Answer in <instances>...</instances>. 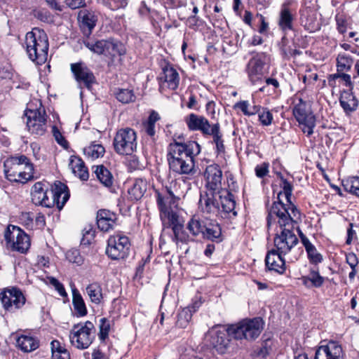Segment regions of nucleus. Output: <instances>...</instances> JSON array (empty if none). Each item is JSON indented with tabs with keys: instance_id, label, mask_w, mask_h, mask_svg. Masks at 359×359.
<instances>
[{
	"instance_id": "bb28decb",
	"label": "nucleus",
	"mask_w": 359,
	"mask_h": 359,
	"mask_svg": "<svg viewBox=\"0 0 359 359\" xmlns=\"http://www.w3.org/2000/svg\"><path fill=\"white\" fill-rule=\"evenodd\" d=\"M83 45L92 53L97 55L108 54L109 39H95L90 36L83 37Z\"/></svg>"
},
{
	"instance_id": "473e14b6",
	"label": "nucleus",
	"mask_w": 359,
	"mask_h": 359,
	"mask_svg": "<svg viewBox=\"0 0 359 359\" xmlns=\"http://www.w3.org/2000/svg\"><path fill=\"white\" fill-rule=\"evenodd\" d=\"M147 189V182L142 178L135 179L132 187L128 189V194L133 201H138L142 198Z\"/></svg>"
},
{
	"instance_id": "423d86ee",
	"label": "nucleus",
	"mask_w": 359,
	"mask_h": 359,
	"mask_svg": "<svg viewBox=\"0 0 359 359\" xmlns=\"http://www.w3.org/2000/svg\"><path fill=\"white\" fill-rule=\"evenodd\" d=\"M25 116L27 130L32 135L39 137L45 135L48 128V115L41 103L37 109L25 110Z\"/></svg>"
},
{
	"instance_id": "37998d69",
	"label": "nucleus",
	"mask_w": 359,
	"mask_h": 359,
	"mask_svg": "<svg viewBox=\"0 0 359 359\" xmlns=\"http://www.w3.org/2000/svg\"><path fill=\"white\" fill-rule=\"evenodd\" d=\"M114 94L116 98L123 104L134 102L136 99L133 90L130 89L118 88Z\"/></svg>"
},
{
	"instance_id": "4468645a",
	"label": "nucleus",
	"mask_w": 359,
	"mask_h": 359,
	"mask_svg": "<svg viewBox=\"0 0 359 359\" xmlns=\"http://www.w3.org/2000/svg\"><path fill=\"white\" fill-rule=\"evenodd\" d=\"M0 299L4 308L8 311H14L21 308L26 299L21 290L17 287L6 289L0 293Z\"/></svg>"
},
{
	"instance_id": "0eeeda50",
	"label": "nucleus",
	"mask_w": 359,
	"mask_h": 359,
	"mask_svg": "<svg viewBox=\"0 0 359 359\" xmlns=\"http://www.w3.org/2000/svg\"><path fill=\"white\" fill-rule=\"evenodd\" d=\"M114 151L119 155H131L137 148V136L130 128L119 129L114 138Z\"/></svg>"
},
{
	"instance_id": "6e6d98bb",
	"label": "nucleus",
	"mask_w": 359,
	"mask_h": 359,
	"mask_svg": "<svg viewBox=\"0 0 359 359\" xmlns=\"http://www.w3.org/2000/svg\"><path fill=\"white\" fill-rule=\"evenodd\" d=\"M280 178L282 182V184L280 186L283 188L287 202L290 203L291 196L292 194L293 186L289 181H287L286 179H285L281 174L280 175Z\"/></svg>"
},
{
	"instance_id": "b1692460",
	"label": "nucleus",
	"mask_w": 359,
	"mask_h": 359,
	"mask_svg": "<svg viewBox=\"0 0 359 359\" xmlns=\"http://www.w3.org/2000/svg\"><path fill=\"white\" fill-rule=\"evenodd\" d=\"M218 201L219 203L220 212L226 217L229 213H232L233 216L237 215V212L235 211L236 201L234 196L228 190L224 189L218 194Z\"/></svg>"
},
{
	"instance_id": "2eb2a0df",
	"label": "nucleus",
	"mask_w": 359,
	"mask_h": 359,
	"mask_svg": "<svg viewBox=\"0 0 359 359\" xmlns=\"http://www.w3.org/2000/svg\"><path fill=\"white\" fill-rule=\"evenodd\" d=\"M206 191L215 194L224 190L222 187V171L219 165L213 163L206 167L204 172Z\"/></svg>"
},
{
	"instance_id": "20e7f679",
	"label": "nucleus",
	"mask_w": 359,
	"mask_h": 359,
	"mask_svg": "<svg viewBox=\"0 0 359 359\" xmlns=\"http://www.w3.org/2000/svg\"><path fill=\"white\" fill-rule=\"evenodd\" d=\"M281 194L282 191H280L278 194V200L274 201L267 210L266 224L268 228L273 224H277L279 228H290L297 223L290 213L289 209L287 208V205L280 201V196Z\"/></svg>"
},
{
	"instance_id": "4d7b16f0",
	"label": "nucleus",
	"mask_w": 359,
	"mask_h": 359,
	"mask_svg": "<svg viewBox=\"0 0 359 359\" xmlns=\"http://www.w3.org/2000/svg\"><path fill=\"white\" fill-rule=\"evenodd\" d=\"M191 318L190 310H183L177 316V325L185 327Z\"/></svg>"
},
{
	"instance_id": "f8f14e48",
	"label": "nucleus",
	"mask_w": 359,
	"mask_h": 359,
	"mask_svg": "<svg viewBox=\"0 0 359 359\" xmlns=\"http://www.w3.org/2000/svg\"><path fill=\"white\" fill-rule=\"evenodd\" d=\"M293 229L294 226L290 228H280V231H277L273 238V244L276 250H278L280 254H288L298 243L299 240Z\"/></svg>"
},
{
	"instance_id": "f704fd0d",
	"label": "nucleus",
	"mask_w": 359,
	"mask_h": 359,
	"mask_svg": "<svg viewBox=\"0 0 359 359\" xmlns=\"http://www.w3.org/2000/svg\"><path fill=\"white\" fill-rule=\"evenodd\" d=\"M97 178L106 187L111 188L114 182V177L111 172L103 165L96 166L94 171Z\"/></svg>"
},
{
	"instance_id": "bf43d9fd",
	"label": "nucleus",
	"mask_w": 359,
	"mask_h": 359,
	"mask_svg": "<svg viewBox=\"0 0 359 359\" xmlns=\"http://www.w3.org/2000/svg\"><path fill=\"white\" fill-rule=\"evenodd\" d=\"M306 253L310 262L312 264L316 265L323 261V256L317 251L316 247L306 251Z\"/></svg>"
},
{
	"instance_id": "39448f33",
	"label": "nucleus",
	"mask_w": 359,
	"mask_h": 359,
	"mask_svg": "<svg viewBox=\"0 0 359 359\" xmlns=\"http://www.w3.org/2000/svg\"><path fill=\"white\" fill-rule=\"evenodd\" d=\"M95 337V328L89 320L76 324L70 332L72 344L79 349H86L93 343Z\"/></svg>"
},
{
	"instance_id": "f257e3e1",
	"label": "nucleus",
	"mask_w": 359,
	"mask_h": 359,
	"mask_svg": "<svg viewBox=\"0 0 359 359\" xmlns=\"http://www.w3.org/2000/svg\"><path fill=\"white\" fill-rule=\"evenodd\" d=\"M201 150L200 144L196 141L180 142L174 140L168 147L167 160L170 169L179 175L194 174V158Z\"/></svg>"
},
{
	"instance_id": "a878e982",
	"label": "nucleus",
	"mask_w": 359,
	"mask_h": 359,
	"mask_svg": "<svg viewBox=\"0 0 359 359\" xmlns=\"http://www.w3.org/2000/svg\"><path fill=\"white\" fill-rule=\"evenodd\" d=\"M48 188L41 182H36L32 187L31 196L32 201L36 205H41L50 208V203H48V197L47 196Z\"/></svg>"
},
{
	"instance_id": "774afa93",
	"label": "nucleus",
	"mask_w": 359,
	"mask_h": 359,
	"mask_svg": "<svg viewBox=\"0 0 359 359\" xmlns=\"http://www.w3.org/2000/svg\"><path fill=\"white\" fill-rule=\"evenodd\" d=\"M262 339V346H264V349H267L271 351V346L273 345L272 334L271 333H264Z\"/></svg>"
},
{
	"instance_id": "a18cd8bd",
	"label": "nucleus",
	"mask_w": 359,
	"mask_h": 359,
	"mask_svg": "<svg viewBox=\"0 0 359 359\" xmlns=\"http://www.w3.org/2000/svg\"><path fill=\"white\" fill-rule=\"evenodd\" d=\"M161 219L165 227L172 226L180 223L179 216L177 212H174L171 208L160 215Z\"/></svg>"
},
{
	"instance_id": "13d9d810",
	"label": "nucleus",
	"mask_w": 359,
	"mask_h": 359,
	"mask_svg": "<svg viewBox=\"0 0 359 359\" xmlns=\"http://www.w3.org/2000/svg\"><path fill=\"white\" fill-rule=\"evenodd\" d=\"M66 258L69 262L81 265L83 263V258L78 250L72 249L67 252Z\"/></svg>"
},
{
	"instance_id": "cd10ccee",
	"label": "nucleus",
	"mask_w": 359,
	"mask_h": 359,
	"mask_svg": "<svg viewBox=\"0 0 359 359\" xmlns=\"http://www.w3.org/2000/svg\"><path fill=\"white\" fill-rule=\"evenodd\" d=\"M339 104L346 115L356 111L358 100L352 93V90H344L340 95Z\"/></svg>"
},
{
	"instance_id": "5fc2aeb1",
	"label": "nucleus",
	"mask_w": 359,
	"mask_h": 359,
	"mask_svg": "<svg viewBox=\"0 0 359 359\" xmlns=\"http://www.w3.org/2000/svg\"><path fill=\"white\" fill-rule=\"evenodd\" d=\"M311 286L320 287L324 283V278L321 276L318 270L311 269L309 273Z\"/></svg>"
},
{
	"instance_id": "7ed1b4c3",
	"label": "nucleus",
	"mask_w": 359,
	"mask_h": 359,
	"mask_svg": "<svg viewBox=\"0 0 359 359\" xmlns=\"http://www.w3.org/2000/svg\"><path fill=\"white\" fill-rule=\"evenodd\" d=\"M264 322L261 318L245 319L228 326L229 334L235 339L255 340L261 334Z\"/></svg>"
},
{
	"instance_id": "2f4dec72",
	"label": "nucleus",
	"mask_w": 359,
	"mask_h": 359,
	"mask_svg": "<svg viewBox=\"0 0 359 359\" xmlns=\"http://www.w3.org/2000/svg\"><path fill=\"white\" fill-rule=\"evenodd\" d=\"M208 221V219H203L199 217L194 216L187 224V229L192 236L202 237Z\"/></svg>"
},
{
	"instance_id": "0e129e2a",
	"label": "nucleus",
	"mask_w": 359,
	"mask_h": 359,
	"mask_svg": "<svg viewBox=\"0 0 359 359\" xmlns=\"http://www.w3.org/2000/svg\"><path fill=\"white\" fill-rule=\"evenodd\" d=\"M53 135L56 140V142L61 146L64 147H67L68 146V142L65 140V138L63 137L62 133L60 132L58 128L53 126L52 128Z\"/></svg>"
},
{
	"instance_id": "8fccbe9b",
	"label": "nucleus",
	"mask_w": 359,
	"mask_h": 359,
	"mask_svg": "<svg viewBox=\"0 0 359 359\" xmlns=\"http://www.w3.org/2000/svg\"><path fill=\"white\" fill-rule=\"evenodd\" d=\"M110 326V321L107 318H102L100 320L98 336L101 341H104L108 337Z\"/></svg>"
},
{
	"instance_id": "aec40b11",
	"label": "nucleus",
	"mask_w": 359,
	"mask_h": 359,
	"mask_svg": "<svg viewBox=\"0 0 359 359\" xmlns=\"http://www.w3.org/2000/svg\"><path fill=\"white\" fill-rule=\"evenodd\" d=\"M50 191L53 198L48 199V203H50V208L56 205L58 210H61L69 198L67 186L60 181H56L51 187Z\"/></svg>"
},
{
	"instance_id": "864d4df0",
	"label": "nucleus",
	"mask_w": 359,
	"mask_h": 359,
	"mask_svg": "<svg viewBox=\"0 0 359 359\" xmlns=\"http://www.w3.org/2000/svg\"><path fill=\"white\" fill-rule=\"evenodd\" d=\"M205 136H212L213 142L216 144L222 141V133L220 131V126L218 123L212 124L211 128L209 130V133H206Z\"/></svg>"
},
{
	"instance_id": "dca6fc26",
	"label": "nucleus",
	"mask_w": 359,
	"mask_h": 359,
	"mask_svg": "<svg viewBox=\"0 0 359 359\" xmlns=\"http://www.w3.org/2000/svg\"><path fill=\"white\" fill-rule=\"evenodd\" d=\"M218 194L209 191L201 194L198 208L203 213L210 215H217L220 213Z\"/></svg>"
},
{
	"instance_id": "4be33fe9",
	"label": "nucleus",
	"mask_w": 359,
	"mask_h": 359,
	"mask_svg": "<svg viewBox=\"0 0 359 359\" xmlns=\"http://www.w3.org/2000/svg\"><path fill=\"white\" fill-rule=\"evenodd\" d=\"M290 2H284L280 8L278 25L280 29L286 34L288 31L294 30V15L289 7Z\"/></svg>"
},
{
	"instance_id": "c03bdc74",
	"label": "nucleus",
	"mask_w": 359,
	"mask_h": 359,
	"mask_svg": "<svg viewBox=\"0 0 359 359\" xmlns=\"http://www.w3.org/2000/svg\"><path fill=\"white\" fill-rule=\"evenodd\" d=\"M286 38L284 36L282 39V45L280 46V53L283 58L290 59L291 57L300 55L302 51L298 50L297 46L294 44V48H292L286 42Z\"/></svg>"
},
{
	"instance_id": "de8ad7c7",
	"label": "nucleus",
	"mask_w": 359,
	"mask_h": 359,
	"mask_svg": "<svg viewBox=\"0 0 359 359\" xmlns=\"http://www.w3.org/2000/svg\"><path fill=\"white\" fill-rule=\"evenodd\" d=\"M126 53L124 46L119 41H115L113 39H109L108 54L114 56L116 54L121 56Z\"/></svg>"
},
{
	"instance_id": "052dcab7",
	"label": "nucleus",
	"mask_w": 359,
	"mask_h": 359,
	"mask_svg": "<svg viewBox=\"0 0 359 359\" xmlns=\"http://www.w3.org/2000/svg\"><path fill=\"white\" fill-rule=\"evenodd\" d=\"M184 225L180 222L172 226V230L173 232V236L172 237V240L173 242L177 243L178 241H182L183 239L180 236V233L183 231Z\"/></svg>"
},
{
	"instance_id": "72a5a7b5",
	"label": "nucleus",
	"mask_w": 359,
	"mask_h": 359,
	"mask_svg": "<svg viewBox=\"0 0 359 359\" xmlns=\"http://www.w3.org/2000/svg\"><path fill=\"white\" fill-rule=\"evenodd\" d=\"M72 304L76 316L83 317L87 315L88 311L84 300L75 287L72 289Z\"/></svg>"
},
{
	"instance_id": "603ef678",
	"label": "nucleus",
	"mask_w": 359,
	"mask_h": 359,
	"mask_svg": "<svg viewBox=\"0 0 359 359\" xmlns=\"http://www.w3.org/2000/svg\"><path fill=\"white\" fill-rule=\"evenodd\" d=\"M258 117L259 121L263 126H270L273 120L272 113L265 107L262 109V111L259 113Z\"/></svg>"
},
{
	"instance_id": "69168bd1",
	"label": "nucleus",
	"mask_w": 359,
	"mask_h": 359,
	"mask_svg": "<svg viewBox=\"0 0 359 359\" xmlns=\"http://www.w3.org/2000/svg\"><path fill=\"white\" fill-rule=\"evenodd\" d=\"M269 164L268 163H263L261 165H257L255 168V173L257 177L263 178L269 173Z\"/></svg>"
},
{
	"instance_id": "f03ea898",
	"label": "nucleus",
	"mask_w": 359,
	"mask_h": 359,
	"mask_svg": "<svg viewBox=\"0 0 359 359\" xmlns=\"http://www.w3.org/2000/svg\"><path fill=\"white\" fill-rule=\"evenodd\" d=\"M25 48L28 57L38 65L44 64L48 58L49 48L46 33L39 28H34L25 36Z\"/></svg>"
},
{
	"instance_id": "c756f323",
	"label": "nucleus",
	"mask_w": 359,
	"mask_h": 359,
	"mask_svg": "<svg viewBox=\"0 0 359 359\" xmlns=\"http://www.w3.org/2000/svg\"><path fill=\"white\" fill-rule=\"evenodd\" d=\"M202 238L214 243H221L223 241L222 227L216 221L209 220L207 222Z\"/></svg>"
},
{
	"instance_id": "7c9ffc66",
	"label": "nucleus",
	"mask_w": 359,
	"mask_h": 359,
	"mask_svg": "<svg viewBox=\"0 0 359 359\" xmlns=\"http://www.w3.org/2000/svg\"><path fill=\"white\" fill-rule=\"evenodd\" d=\"M16 345L23 352L28 353L39 346V341L32 336L22 334L17 338Z\"/></svg>"
},
{
	"instance_id": "49530a36",
	"label": "nucleus",
	"mask_w": 359,
	"mask_h": 359,
	"mask_svg": "<svg viewBox=\"0 0 359 359\" xmlns=\"http://www.w3.org/2000/svg\"><path fill=\"white\" fill-rule=\"evenodd\" d=\"M353 62V59L351 56L339 54L337 58V71L344 72L350 70Z\"/></svg>"
},
{
	"instance_id": "6e6552de",
	"label": "nucleus",
	"mask_w": 359,
	"mask_h": 359,
	"mask_svg": "<svg viewBox=\"0 0 359 359\" xmlns=\"http://www.w3.org/2000/svg\"><path fill=\"white\" fill-rule=\"evenodd\" d=\"M130 245L128 236L121 233L114 234L107 240L106 255L112 260L124 259L129 255Z\"/></svg>"
},
{
	"instance_id": "6ab92c4d",
	"label": "nucleus",
	"mask_w": 359,
	"mask_h": 359,
	"mask_svg": "<svg viewBox=\"0 0 359 359\" xmlns=\"http://www.w3.org/2000/svg\"><path fill=\"white\" fill-rule=\"evenodd\" d=\"M314 359H344L342 347L339 342L330 341L318 348Z\"/></svg>"
},
{
	"instance_id": "a19ab883",
	"label": "nucleus",
	"mask_w": 359,
	"mask_h": 359,
	"mask_svg": "<svg viewBox=\"0 0 359 359\" xmlns=\"http://www.w3.org/2000/svg\"><path fill=\"white\" fill-rule=\"evenodd\" d=\"M342 186L346 191L359 196V177H350L343 180Z\"/></svg>"
},
{
	"instance_id": "5701e85b",
	"label": "nucleus",
	"mask_w": 359,
	"mask_h": 359,
	"mask_svg": "<svg viewBox=\"0 0 359 359\" xmlns=\"http://www.w3.org/2000/svg\"><path fill=\"white\" fill-rule=\"evenodd\" d=\"M184 121L189 130L200 131L204 136L209 133V130L212 127L205 117L194 113L188 115Z\"/></svg>"
},
{
	"instance_id": "9b49d317",
	"label": "nucleus",
	"mask_w": 359,
	"mask_h": 359,
	"mask_svg": "<svg viewBox=\"0 0 359 359\" xmlns=\"http://www.w3.org/2000/svg\"><path fill=\"white\" fill-rule=\"evenodd\" d=\"M265 53H257L248 62L246 72L249 81L252 85L259 84L263 81L264 65L267 60Z\"/></svg>"
},
{
	"instance_id": "393cba45",
	"label": "nucleus",
	"mask_w": 359,
	"mask_h": 359,
	"mask_svg": "<svg viewBox=\"0 0 359 359\" xmlns=\"http://www.w3.org/2000/svg\"><path fill=\"white\" fill-rule=\"evenodd\" d=\"M97 225L102 231L112 229L117 219L116 215L108 210H100L97 213Z\"/></svg>"
},
{
	"instance_id": "a211bd4d",
	"label": "nucleus",
	"mask_w": 359,
	"mask_h": 359,
	"mask_svg": "<svg viewBox=\"0 0 359 359\" xmlns=\"http://www.w3.org/2000/svg\"><path fill=\"white\" fill-rule=\"evenodd\" d=\"M25 163H27V157L25 155H16L8 158L4 163L6 178L11 182L16 181L18 172L22 170Z\"/></svg>"
},
{
	"instance_id": "e433bc0d",
	"label": "nucleus",
	"mask_w": 359,
	"mask_h": 359,
	"mask_svg": "<svg viewBox=\"0 0 359 359\" xmlns=\"http://www.w3.org/2000/svg\"><path fill=\"white\" fill-rule=\"evenodd\" d=\"M70 165L75 175L78 176L81 180L86 181L88 179V169L81 158L75 157L71 159Z\"/></svg>"
},
{
	"instance_id": "1a4fd4ad",
	"label": "nucleus",
	"mask_w": 359,
	"mask_h": 359,
	"mask_svg": "<svg viewBox=\"0 0 359 359\" xmlns=\"http://www.w3.org/2000/svg\"><path fill=\"white\" fill-rule=\"evenodd\" d=\"M4 238L8 247L20 253H26L31 245L29 236L17 226L9 225L5 231Z\"/></svg>"
},
{
	"instance_id": "338daca9",
	"label": "nucleus",
	"mask_w": 359,
	"mask_h": 359,
	"mask_svg": "<svg viewBox=\"0 0 359 359\" xmlns=\"http://www.w3.org/2000/svg\"><path fill=\"white\" fill-rule=\"evenodd\" d=\"M127 4L128 0H109V6L113 11L125 8Z\"/></svg>"
},
{
	"instance_id": "680f3d73",
	"label": "nucleus",
	"mask_w": 359,
	"mask_h": 359,
	"mask_svg": "<svg viewBox=\"0 0 359 359\" xmlns=\"http://www.w3.org/2000/svg\"><path fill=\"white\" fill-rule=\"evenodd\" d=\"M50 283L55 287L60 296L63 297H67L64 285L57 278L51 277L50 278Z\"/></svg>"
},
{
	"instance_id": "ddd939ff",
	"label": "nucleus",
	"mask_w": 359,
	"mask_h": 359,
	"mask_svg": "<svg viewBox=\"0 0 359 359\" xmlns=\"http://www.w3.org/2000/svg\"><path fill=\"white\" fill-rule=\"evenodd\" d=\"M70 69L74 79L79 86H83L89 90L96 83V78L93 71L85 62L81 61L72 63Z\"/></svg>"
},
{
	"instance_id": "ea45409f",
	"label": "nucleus",
	"mask_w": 359,
	"mask_h": 359,
	"mask_svg": "<svg viewBox=\"0 0 359 359\" xmlns=\"http://www.w3.org/2000/svg\"><path fill=\"white\" fill-rule=\"evenodd\" d=\"M52 359H69V353L57 340H53L50 343Z\"/></svg>"
},
{
	"instance_id": "79ce46f5",
	"label": "nucleus",
	"mask_w": 359,
	"mask_h": 359,
	"mask_svg": "<svg viewBox=\"0 0 359 359\" xmlns=\"http://www.w3.org/2000/svg\"><path fill=\"white\" fill-rule=\"evenodd\" d=\"M83 152L86 156L94 160L102 156L105 152V149L104 147L100 144L92 143L88 147L84 148Z\"/></svg>"
},
{
	"instance_id": "c9c22d12",
	"label": "nucleus",
	"mask_w": 359,
	"mask_h": 359,
	"mask_svg": "<svg viewBox=\"0 0 359 359\" xmlns=\"http://www.w3.org/2000/svg\"><path fill=\"white\" fill-rule=\"evenodd\" d=\"M34 178V165L30 161L29 158H27V163H25L22 166V170H20L18 172L16 181L14 182H18L25 184Z\"/></svg>"
},
{
	"instance_id": "4c0bfd02",
	"label": "nucleus",
	"mask_w": 359,
	"mask_h": 359,
	"mask_svg": "<svg viewBox=\"0 0 359 359\" xmlns=\"http://www.w3.org/2000/svg\"><path fill=\"white\" fill-rule=\"evenodd\" d=\"M86 290L93 303L99 304L101 302L102 299V290L98 283L95 282L89 284L86 287Z\"/></svg>"
},
{
	"instance_id": "e2e57ef3",
	"label": "nucleus",
	"mask_w": 359,
	"mask_h": 359,
	"mask_svg": "<svg viewBox=\"0 0 359 359\" xmlns=\"http://www.w3.org/2000/svg\"><path fill=\"white\" fill-rule=\"evenodd\" d=\"M33 13L34 17L42 22H48L50 20V14L46 9H35Z\"/></svg>"
},
{
	"instance_id": "412c9836",
	"label": "nucleus",
	"mask_w": 359,
	"mask_h": 359,
	"mask_svg": "<svg viewBox=\"0 0 359 359\" xmlns=\"http://www.w3.org/2000/svg\"><path fill=\"white\" fill-rule=\"evenodd\" d=\"M286 254H280V252L272 249L269 250L265 257V264L266 268L269 271H274L279 274H283L285 271V260L283 257Z\"/></svg>"
},
{
	"instance_id": "58836bf2",
	"label": "nucleus",
	"mask_w": 359,
	"mask_h": 359,
	"mask_svg": "<svg viewBox=\"0 0 359 359\" xmlns=\"http://www.w3.org/2000/svg\"><path fill=\"white\" fill-rule=\"evenodd\" d=\"M299 125L302 126V130L304 133H306L307 136H310L313 133V128L316 126V117L312 114L302 116V118L297 120Z\"/></svg>"
},
{
	"instance_id": "09e8293b",
	"label": "nucleus",
	"mask_w": 359,
	"mask_h": 359,
	"mask_svg": "<svg viewBox=\"0 0 359 359\" xmlns=\"http://www.w3.org/2000/svg\"><path fill=\"white\" fill-rule=\"evenodd\" d=\"M95 231L92 225L86 226L83 230V236L81 241V245H89L94 240Z\"/></svg>"
},
{
	"instance_id": "3c124183",
	"label": "nucleus",
	"mask_w": 359,
	"mask_h": 359,
	"mask_svg": "<svg viewBox=\"0 0 359 359\" xmlns=\"http://www.w3.org/2000/svg\"><path fill=\"white\" fill-rule=\"evenodd\" d=\"M311 114H312V112L306 109V103L303 101L302 99L299 100V102L297 104L293 109V114L297 120Z\"/></svg>"
},
{
	"instance_id": "f3484780",
	"label": "nucleus",
	"mask_w": 359,
	"mask_h": 359,
	"mask_svg": "<svg viewBox=\"0 0 359 359\" xmlns=\"http://www.w3.org/2000/svg\"><path fill=\"white\" fill-rule=\"evenodd\" d=\"M79 28L83 36H90L98 21V15L92 10L83 9L78 13Z\"/></svg>"
},
{
	"instance_id": "9d476101",
	"label": "nucleus",
	"mask_w": 359,
	"mask_h": 359,
	"mask_svg": "<svg viewBox=\"0 0 359 359\" xmlns=\"http://www.w3.org/2000/svg\"><path fill=\"white\" fill-rule=\"evenodd\" d=\"M228 327L217 325L210 328L205 334L209 345L220 355L224 354L229 346L230 339Z\"/></svg>"
},
{
	"instance_id": "c85d7f7f",
	"label": "nucleus",
	"mask_w": 359,
	"mask_h": 359,
	"mask_svg": "<svg viewBox=\"0 0 359 359\" xmlns=\"http://www.w3.org/2000/svg\"><path fill=\"white\" fill-rule=\"evenodd\" d=\"M162 70L159 80L167 83L170 89L176 90L180 83V76L177 70L170 65H165Z\"/></svg>"
}]
</instances>
